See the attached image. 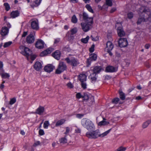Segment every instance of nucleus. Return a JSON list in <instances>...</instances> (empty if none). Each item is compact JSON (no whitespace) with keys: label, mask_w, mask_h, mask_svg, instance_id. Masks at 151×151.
Here are the masks:
<instances>
[{"label":"nucleus","mask_w":151,"mask_h":151,"mask_svg":"<svg viewBox=\"0 0 151 151\" xmlns=\"http://www.w3.org/2000/svg\"><path fill=\"white\" fill-rule=\"evenodd\" d=\"M140 16L137 22V24H140L142 22L147 21L151 18L150 10L145 6H142L138 11Z\"/></svg>","instance_id":"obj_1"},{"label":"nucleus","mask_w":151,"mask_h":151,"mask_svg":"<svg viewBox=\"0 0 151 151\" xmlns=\"http://www.w3.org/2000/svg\"><path fill=\"white\" fill-rule=\"evenodd\" d=\"M111 129H110L105 132L101 134L100 130L97 129L96 130L88 131L86 134V136L87 137L90 139H96L99 137H103L107 135L111 131Z\"/></svg>","instance_id":"obj_2"},{"label":"nucleus","mask_w":151,"mask_h":151,"mask_svg":"<svg viewBox=\"0 0 151 151\" xmlns=\"http://www.w3.org/2000/svg\"><path fill=\"white\" fill-rule=\"evenodd\" d=\"M81 124L82 126L88 131L95 130V126L91 120L86 118H83L81 120Z\"/></svg>","instance_id":"obj_3"},{"label":"nucleus","mask_w":151,"mask_h":151,"mask_svg":"<svg viewBox=\"0 0 151 151\" xmlns=\"http://www.w3.org/2000/svg\"><path fill=\"white\" fill-rule=\"evenodd\" d=\"M65 60L68 63L73 67L76 66L80 64L78 60L74 57L67 58Z\"/></svg>","instance_id":"obj_4"},{"label":"nucleus","mask_w":151,"mask_h":151,"mask_svg":"<svg viewBox=\"0 0 151 151\" xmlns=\"http://www.w3.org/2000/svg\"><path fill=\"white\" fill-rule=\"evenodd\" d=\"M93 22H86V23L82 22L81 23L82 29L84 32H87L88 31L91 27Z\"/></svg>","instance_id":"obj_5"},{"label":"nucleus","mask_w":151,"mask_h":151,"mask_svg":"<svg viewBox=\"0 0 151 151\" xmlns=\"http://www.w3.org/2000/svg\"><path fill=\"white\" fill-rule=\"evenodd\" d=\"M66 69V66L63 62H60L58 65V68L56 70L55 73L59 74L65 70Z\"/></svg>","instance_id":"obj_6"},{"label":"nucleus","mask_w":151,"mask_h":151,"mask_svg":"<svg viewBox=\"0 0 151 151\" xmlns=\"http://www.w3.org/2000/svg\"><path fill=\"white\" fill-rule=\"evenodd\" d=\"M31 28L34 30H37L39 29L38 21L36 19H33L30 21Z\"/></svg>","instance_id":"obj_7"},{"label":"nucleus","mask_w":151,"mask_h":151,"mask_svg":"<svg viewBox=\"0 0 151 151\" xmlns=\"http://www.w3.org/2000/svg\"><path fill=\"white\" fill-rule=\"evenodd\" d=\"M116 27H118L117 29V32L118 35L120 37H122L125 35V33L123 31L121 23L117 22L116 24Z\"/></svg>","instance_id":"obj_8"},{"label":"nucleus","mask_w":151,"mask_h":151,"mask_svg":"<svg viewBox=\"0 0 151 151\" xmlns=\"http://www.w3.org/2000/svg\"><path fill=\"white\" fill-rule=\"evenodd\" d=\"M35 34V32H34V34H32V33H31L30 34L27 36L26 40L27 43L30 44L34 42L35 40L34 37Z\"/></svg>","instance_id":"obj_9"},{"label":"nucleus","mask_w":151,"mask_h":151,"mask_svg":"<svg viewBox=\"0 0 151 151\" xmlns=\"http://www.w3.org/2000/svg\"><path fill=\"white\" fill-rule=\"evenodd\" d=\"M119 46L121 47H124L128 45V42L126 38H120L118 42Z\"/></svg>","instance_id":"obj_10"},{"label":"nucleus","mask_w":151,"mask_h":151,"mask_svg":"<svg viewBox=\"0 0 151 151\" xmlns=\"http://www.w3.org/2000/svg\"><path fill=\"white\" fill-rule=\"evenodd\" d=\"M106 46V50H107L108 52L109 53L110 55H112V54L110 51L113 48V44L111 42L109 41L107 42Z\"/></svg>","instance_id":"obj_11"},{"label":"nucleus","mask_w":151,"mask_h":151,"mask_svg":"<svg viewBox=\"0 0 151 151\" xmlns=\"http://www.w3.org/2000/svg\"><path fill=\"white\" fill-rule=\"evenodd\" d=\"M24 51L22 52V54L27 58L31 55L32 54L31 50L29 48L26 47H24Z\"/></svg>","instance_id":"obj_12"},{"label":"nucleus","mask_w":151,"mask_h":151,"mask_svg":"<svg viewBox=\"0 0 151 151\" xmlns=\"http://www.w3.org/2000/svg\"><path fill=\"white\" fill-rule=\"evenodd\" d=\"M9 32L8 28L6 27H2L0 31V34L3 37L5 36L8 35Z\"/></svg>","instance_id":"obj_13"},{"label":"nucleus","mask_w":151,"mask_h":151,"mask_svg":"<svg viewBox=\"0 0 151 151\" xmlns=\"http://www.w3.org/2000/svg\"><path fill=\"white\" fill-rule=\"evenodd\" d=\"M44 43L43 41L41 40H38L36 43V47L39 49L43 48L44 47Z\"/></svg>","instance_id":"obj_14"},{"label":"nucleus","mask_w":151,"mask_h":151,"mask_svg":"<svg viewBox=\"0 0 151 151\" xmlns=\"http://www.w3.org/2000/svg\"><path fill=\"white\" fill-rule=\"evenodd\" d=\"M53 50V48L50 47L41 52L40 54V55L41 56H44L46 55L47 54H50Z\"/></svg>","instance_id":"obj_15"},{"label":"nucleus","mask_w":151,"mask_h":151,"mask_svg":"<svg viewBox=\"0 0 151 151\" xmlns=\"http://www.w3.org/2000/svg\"><path fill=\"white\" fill-rule=\"evenodd\" d=\"M83 20L86 22H93V18L92 17H89L88 14L86 13H83Z\"/></svg>","instance_id":"obj_16"},{"label":"nucleus","mask_w":151,"mask_h":151,"mask_svg":"<svg viewBox=\"0 0 151 151\" xmlns=\"http://www.w3.org/2000/svg\"><path fill=\"white\" fill-rule=\"evenodd\" d=\"M54 68V67L51 65L48 64L44 68L45 71L48 73L52 72Z\"/></svg>","instance_id":"obj_17"},{"label":"nucleus","mask_w":151,"mask_h":151,"mask_svg":"<svg viewBox=\"0 0 151 151\" xmlns=\"http://www.w3.org/2000/svg\"><path fill=\"white\" fill-rule=\"evenodd\" d=\"M52 56L55 59L59 60L60 58L61 53L59 50H56L53 52L52 54Z\"/></svg>","instance_id":"obj_18"},{"label":"nucleus","mask_w":151,"mask_h":151,"mask_svg":"<svg viewBox=\"0 0 151 151\" xmlns=\"http://www.w3.org/2000/svg\"><path fill=\"white\" fill-rule=\"evenodd\" d=\"M44 111V108L43 106H40L36 109L35 113L40 115H42Z\"/></svg>","instance_id":"obj_19"},{"label":"nucleus","mask_w":151,"mask_h":151,"mask_svg":"<svg viewBox=\"0 0 151 151\" xmlns=\"http://www.w3.org/2000/svg\"><path fill=\"white\" fill-rule=\"evenodd\" d=\"M106 71L108 72H114L117 70V69L113 66H109L106 68Z\"/></svg>","instance_id":"obj_20"},{"label":"nucleus","mask_w":151,"mask_h":151,"mask_svg":"<svg viewBox=\"0 0 151 151\" xmlns=\"http://www.w3.org/2000/svg\"><path fill=\"white\" fill-rule=\"evenodd\" d=\"M0 75H1L2 78H8L10 76L9 73L4 72V70H1Z\"/></svg>","instance_id":"obj_21"},{"label":"nucleus","mask_w":151,"mask_h":151,"mask_svg":"<svg viewBox=\"0 0 151 151\" xmlns=\"http://www.w3.org/2000/svg\"><path fill=\"white\" fill-rule=\"evenodd\" d=\"M34 69L38 71L42 68V65L39 62H36L34 65Z\"/></svg>","instance_id":"obj_22"},{"label":"nucleus","mask_w":151,"mask_h":151,"mask_svg":"<svg viewBox=\"0 0 151 151\" xmlns=\"http://www.w3.org/2000/svg\"><path fill=\"white\" fill-rule=\"evenodd\" d=\"M87 76L84 73L80 74L78 76V78L81 82H84L86 81Z\"/></svg>","instance_id":"obj_23"},{"label":"nucleus","mask_w":151,"mask_h":151,"mask_svg":"<svg viewBox=\"0 0 151 151\" xmlns=\"http://www.w3.org/2000/svg\"><path fill=\"white\" fill-rule=\"evenodd\" d=\"M101 70V68L100 66H95L91 70L93 73L96 74L99 73Z\"/></svg>","instance_id":"obj_24"},{"label":"nucleus","mask_w":151,"mask_h":151,"mask_svg":"<svg viewBox=\"0 0 151 151\" xmlns=\"http://www.w3.org/2000/svg\"><path fill=\"white\" fill-rule=\"evenodd\" d=\"M88 77L91 80V82H95L97 79L96 74L93 73L91 74Z\"/></svg>","instance_id":"obj_25"},{"label":"nucleus","mask_w":151,"mask_h":151,"mask_svg":"<svg viewBox=\"0 0 151 151\" xmlns=\"http://www.w3.org/2000/svg\"><path fill=\"white\" fill-rule=\"evenodd\" d=\"M19 15V12L18 11L16 10L12 12L11 13L10 16L12 18H14L18 17Z\"/></svg>","instance_id":"obj_26"},{"label":"nucleus","mask_w":151,"mask_h":151,"mask_svg":"<svg viewBox=\"0 0 151 151\" xmlns=\"http://www.w3.org/2000/svg\"><path fill=\"white\" fill-rule=\"evenodd\" d=\"M65 121V120L64 119H62L58 120L56 123L55 126L56 127L62 125L64 124Z\"/></svg>","instance_id":"obj_27"},{"label":"nucleus","mask_w":151,"mask_h":151,"mask_svg":"<svg viewBox=\"0 0 151 151\" xmlns=\"http://www.w3.org/2000/svg\"><path fill=\"white\" fill-rule=\"evenodd\" d=\"M109 124V122L106 121L104 118H103V120L100 122L98 123L99 126L106 125Z\"/></svg>","instance_id":"obj_28"},{"label":"nucleus","mask_w":151,"mask_h":151,"mask_svg":"<svg viewBox=\"0 0 151 151\" xmlns=\"http://www.w3.org/2000/svg\"><path fill=\"white\" fill-rule=\"evenodd\" d=\"M76 97L77 98L79 99L81 98H83L84 99H85L86 100L88 99V96H83L81 95L80 93H78L76 94Z\"/></svg>","instance_id":"obj_29"},{"label":"nucleus","mask_w":151,"mask_h":151,"mask_svg":"<svg viewBox=\"0 0 151 151\" xmlns=\"http://www.w3.org/2000/svg\"><path fill=\"white\" fill-rule=\"evenodd\" d=\"M150 123L151 121L150 120H147L143 124L142 128L144 129L146 128Z\"/></svg>","instance_id":"obj_30"},{"label":"nucleus","mask_w":151,"mask_h":151,"mask_svg":"<svg viewBox=\"0 0 151 151\" xmlns=\"http://www.w3.org/2000/svg\"><path fill=\"white\" fill-rule=\"evenodd\" d=\"M67 136L65 135V137H62L59 139V142L61 143H67V140L66 138Z\"/></svg>","instance_id":"obj_31"},{"label":"nucleus","mask_w":151,"mask_h":151,"mask_svg":"<svg viewBox=\"0 0 151 151\" xmlns=\"http://www.w3.org/2000/svg\"><path fill=\"white\" fill-rule=\"evenodd\" d=\"M97 58V55L95 53H92L90 55L89 58L92 61H95Z\"/></svg>","instance_id":"obj_32"},{"label":"nucleus","mask_w":151,"mask_h":151,"mask_svg":"<svg viewBox=\"0 0 151 151\" xmlns=\"http://www.w3.org/2000/svg\"><path fill=\"white\" fill-rule=\"evenodd\" d=\"M90 37L89 36H87L85 38H82L81 39V41L83 43L86 44L88 43Z\"/></svg>","instance_id":"obj_33"},{"label":"nucleus","mask_w":151,"mask_h":151,"mask_svg":"<svg viewBox=\"0 0 151 151\" xmlns=\"http://www.w3.org/2000/svg\"><path fill=\"white\" fill-rule=\"evenodd\" d=\"M71 21L73 23H76L78 21V19L75 15H74L71 18Z\"/></svg>","instance_id":"obj_34"},{"label":"nucleus","mask_w":151,"mask_h":151,"mask_svg":"<svg viewBox=\"0 0 151 151\" xmlns=\"http://www.w3.org/2000/svg\"><path fill=\"white\" fill-rule=\"evenodd\" d=\"M86 7L87 9L91 13H93V10L92 9L91 6L89 4H86Z\"/></svg>","instance_id":"obj_35"},{"label":"nucleus","mask_w":151,"mask_h":151,"mask_svg":"<svg viewBox=\"0 0 151 151\" xmlns=\"http://www.w3.org/2000/svg\"><path fill=\"white\" fill-rule=\"evenodd\" d=\"M50 125V123L48 121H45L43 124V127L45 129H47Z\"/></svg>","instance_id":"obj_36"},{"label":"nucleus","mask_w":151,"mask_h":151,"mask_svg":"<svg viewBox=\"0 0 151 151\" xmlns=\"http://www.w3.org/2000/svg\"><path fill=\"white\" fill-rule=\"evenodd\" d=\"M42 0H36L34 2V6H38L41 3Z\"/></svg>","instance_id":"obj_37"},{"label":"nucleus","mask_w":151,"mask_h":151,"mask_svg":"<svg viewBox=\"0 0 151 151\" xmlns=\"http://www.w3.org/2000/svg\"><path fill=\"white\" fill-rule=\"evenodd\" d=\"M77 29L76 27L73 28L70 30L71 35H73L76 34L77 32Z\"/></svg>","instance_id":"obj_38"},{"label":"nucleus","mask_w":151,"mask_h":151,"mask_svg":"<svg viewBox=\"0 0 151 151\" xmlns=\"http://www.w3.org/2000/svg\"><path fill=\"white\" fill-rule=\"evenodd\" d=\"M12 43V41H9L8 42L4 43L3 45V47L4 48H6L9 47Z\"/></svg>","instance_id":"obj_39"},{"label":"nucleus","mask_w":151,"mask_h":151,"mask_svg":"<svg viewBox=\"0 0 151 151\" xmlns=\"http://www.w3.org/2000/svg\"><path fill=\"white\" fill-rule=\"evenodd\" d=\"M119 93L120 99L122 100H124L125 98L124 94L122 91H120Z\"/></svg>","instance_id":"obj_40"},{"label":"nucleus","mask_w":151,"mask_h":151,"mask_svg":"<svg viewBox=\"0 0 151 151\" xmlns=\"http://www.w3.org/2000/svg\"><path fill=\"white\" fill-rule=\"evenodd\" d=\"M72 130L69 127H65V132L64 133V134H65L66 135L68 134Z\"/></svg>","instance_id":"obj_41"},{"label":"nucleus","mask_w":151,"mask_h":151,"mask_svg":"<svg viewBox=\"0 0 151 151\" xmlns=\"http://www.w3.org/2000/svg\"><path fill=\"white\" fill-rule=\"evenodd\" d=\"M4 5L5 7V10L6 11H9L10 9V7L9 4L7 3H4Z\"/></svg>","instance_id":"obj_42"},{"label":"nucleus","mask_w":151,"mask_h":151,"mask_svg":"<svg viewBox=\"0 0 151 151\" xmlns=\"http://www.w3.org/2000/svg\"><path fill=\"white\" fill-rule=\"evenodd\" d=\"M106 3L107 5L109 6H111L112 5L111 0H106Z\"/></svg>","instance_id":"obj_43"},{"label":"nucleus","mask_w":151,"mask_h":151,"mask_svg":"<svg viewBox=\"0 0 151 151\" xmlns=\"http://www.w3.org/2000/svg\"><path fill=\"white\" fill-rule=\"evenodd\" d=\"M16 101V99L15 98L12 99L10 101L9 104L11 105L14 104Z\"/></svg>","instance_id":"obj_44"},{"label":"nucleus","mask_w":151,"mask_h":151,"mask_svg":"<svg viewBox=\"0 0 151 151\" xmlns=\"http://www.w3.org/2000/svg\"><path fill=\"white\" fill-rule=\"evenodd\" d=\"M81 85L83 89H85L86 88L87 85L85 82H81Z\"/></svg>","instance_id":"obj_45"},{"label":"nucleus","mask_w":151,"mask_h":151,"mask_svg":"<svg viewBox=\"0 0 151 151\" xmlns=\"http://www.w3.org/2000/svg\"><path fill=\"white\" fill-rule=\"evenodd\" d=\"M67 86L68 87L70 88H73V85L70 82H69L67 84Z\"/></svg>","instance_id":"obj_46"},{"label":"nucleus","mask_w":151,"mask_h":151,"mask_svg":"<svg viewBox=\"0 0 151 151\" xmlns=\"http://www.w3.org/2000/svg\"><path fill=\"white\" fill-rule=\"evenodd\" d=\"M119 98H116L114 99L112 101V102L115 104H117L119 101Z\"/></svg>","instance_id":"obj_47"},{"label":"nucleus","mask_w":151,"mask_h":151,"mask_svg":"<svg viewBox=\"0 0 151 151\" xmlns=\"http://www.w3.org/2000/svg\"><path fill=\"white\" fill-rule=\"evenodd\" d=\"M95 45L93 44L91 46V47L90 48L89 51L91 52H93L94 50Z\"/></svg>","instance_id":"obj_48"},{"label":"nucleus","mask_w":151,"mask_h":151,"mask_svg":"<svg viewBox=\"0 0 151 151\" xmlns=\"http://www.w3.org/2000/svg\"><path fill=\"white\" fill-rule=\"evenodd\" d=\"M91 61L92 60H91L89 58L87 59L86 61V64L87 66H89L91 64Z\"/></svg>","instance_id":"obj_49"},{"label":"nucleus","mask_w":151,"mask_h":151,"mask_svg":"<svg viewBox=\"0 0 151 151\" xmlns=\"http://www.w3.org/2000/svg\"><path fill=\"white\" fill-rule=\"evenodd\" d=\"M128 17L129 19L132 18L133 16V14L132 12H130L128 14Z\"/></svg>","instance_id":"obj_50"},{"label":"nucleus","mask_w":151,"mask_h":151,"mask_svg":"<svg viewBox=\"0 0 151 151\" xmlns=\"http://www.w3.org/2000/svg\"><path fill=\"white\" fill-rule=\"evenodd\" d=\"M91 39L92 40L95 41H97L99 39V38L98 37H96L95 38H94L93 35H91Z\"/></svg>","instance_id":"obj_51"},{"label":"nucleus","mask_w":151,"mask_h":151,"mask_svg":"<svg viewBox=\"0 0 151 151\" xmlns=\"http://www.w3.org/2000/svg\"><path fill=\"white\" fill-rule=\"evenodd\" d=\"M81 129L79 128H77L75 130V132L76 133H80L81 132Z\"/></svg>","instance_id":"obj_52"},{"label":"nucleus","mask_w":151,"mask_h":151,"mask_svg":"<svg viewBox=\"0 0 151 151\" xmlns=\"http://www.w3.org/2000/svg\"><path fill=\"white\" fill-rule=\"evenodd\" d=\"M39 133L40 135H43L44 134V132L43 129H40L39 130Z\"/></svg>","instance_id":"obj_53"},{"label":"nucleus","mask_w":151,"mask_h":151,"mask_svg":"<svg viewBox=\"0 0 151 151\" xmlns=\"http://www.w3.org/2000/svg\"><path fill=\"white\" fill-rule=\"evenodd\" d=\"M83 116V115L81 114H77L76 115V117L79 119H81Z\"/></svg>","instance_id":"obj_54"},{"label":"nucleus","mask_w":151,"mask_h":151,"mask_svg":"<svg viewBox=\"0 0 151 151\" xmlns=\"http://www.w3.org/2000/svg\"><path fill=\"white\" fill-rule=\"evenodd\" d=\"M40 142L39 141H37L34 144V146L36 147L37 145H40Z\"/></svg>","instance_id":"obj_55"},{"label":"nucleus","mask_w":151,"mask_h":151,"mask_svg":"<svg viewBox=\"0 0 151 151\" xmlns=\"http://www.w3.org/2000/svg\"><path fill=\"white\" fill-rule=\"evenodd\" d=\"M3 64L2 62L0 61V71L1 70H4L3 68Z\"/></svg>","instance_id":"obj_56"},{"label":"nucleus","mask_w":151,"mask_h":151,"mask_svg":"<svg viewBox=\"0 0 151 151\" xmlns=\"http://www.w3.org/2000/svg\"><path fill=\"white\" fill-rule=\"evenodd\" d=\"M29 56H30L31 59L32 60H34L35 58H36V56L35 55H32V54L31 55H30Z\"/></svg>","instance_id":"obj_57"},{"label":"nucleus","mask_w":151,"mask_h":151,"mask_svg":"<svg viewBox=\"0 0 151 151\" xmlns=\"http://www.w3.org/2000/svg\"><path fill=\"white\" fill-rule=\"evenodd\" d=\"M60 40L59 39H55L54 42V44H57L60 41Z\"/></svg>","instance_id":"obj_58"},{"label":"nucleus","mask_w":151,"mask_h":151,"mask_svg":"<svg viewBox=\"0 0 151 151\" xmlns=\"http://www.w3.org/2000/svg\"><path fill=\"white\" fill-rule=\"evenodd\" d=\"M27 34V32H24L22 35V37H25Z\"/></svg>","instance_id":"obj_59"},{"label":"nucleus","mask_w":151,"mask_h":151,"mask_svg":"<svg viewBox=\"0 0 151 151\" xmlns=\"http://www.w3.org/2000/svg\"><path fill=\"white\" fill-rule=\"evenodd\" d=\"M145 47L146 49H148L150 47V45L148 44H147L145 45Z\"/></svg>","instance_id":"obj_60"},{"label":"nucleus","mask_w":151,"mask_h":151,"mask_svg":"<svg viewBox=\"0 0 151 151\" xmlns=\"http://www.w3.org/2000/svg\"><path fill=\"white\" fill-rule=\"evenodd\" d=\"M116 10V8L115 7L112 8L110 11L111 13H112Z\"/></svg>","instance_id":"obj_61"},{"label":"nucleus","mask_w":151,"mask_h":151,"mask_svg":"<svg viewBox=\"0 0 151 151\" xmlns=\"http://www.w3.org/2000/svg\"><path fill=\"white\" fill-rule=\"evenodd\" d=\"M6 25L7 26V27L9 29L11 27V24L7 22L6 23Z\"/></svg>","instance_id":"obj_62"},{"label":"nucleus","mask_w":151,"mask_h":151,"mask_svg":"<svg viewBox=\"0 0 151 151\" xmlns=\"http://www.w3.org/2000/svg\"><path fill=\"white\" fill-rule=\"evenodd\" d=\"M70 1L73 3H75L78 2V0H70Z\"/></svg>","instance_id":"obj_63"},{"label":"nucleus","mask_w":151,"mask_h":151,"mask_svg":"<svg viewBox=\"0 0 151 151\" xmlns=\"http://www.w3.org/2000/svg\"><path fill=\"white\" fill-rule=\"evenodd\" d=\"M4 85L3 84H1L0 86V88L1 89H3L4 88Z\"/></svg>","instance_id":"obj_64"}]
</instances>
